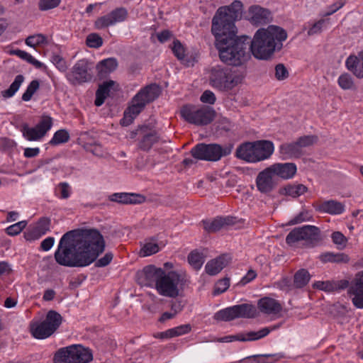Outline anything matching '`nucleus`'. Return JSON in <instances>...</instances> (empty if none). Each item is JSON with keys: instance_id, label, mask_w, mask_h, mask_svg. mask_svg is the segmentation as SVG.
I'll return each instance as SVG.
<instances>
[{"instance_id": "obj_24", "label": "nucleus", "mask_w": 363, "mask_h": 363, "mask_svg": "<svg viewBox=\"0 0 363 363\" xmlns=\"http://www.w3.org/2000/svg\"><path fill=\"white\" fill-rule=\"evenodd\" d=\"M280 157L283 160L299 158L304 154V150H301L296 141L285 143L279 147Z\"/></svg>"}, {"instance_id": "obj_42", "label": "nucleus", "mask_w": 363, "mask_h": 363, "mask_svg": "<svg viewBox=\"0 0 363 363\" xmlns=\"http://www.w3.org/2000/svg\"><path fill=\"white\" fill-rule=\"evenodd\" d=\"M296 141L301 150H303L304 148L311 147L316 143L318 137L312 135H303L298 138Z\"/></svg>"}, {"instance_id": "obj_21", "label": "nucleus", "mask_w": 363, "mask_h": 363, "mask_svg": "<svg viewBox=\"0 0 363 363\" xmlns=\"http://www.w3.org/2000/svg\"><path fill=\"white\" fill-rule=\"evenodd\" d=\"M247 18L255 26L267 24L271 19V13L268 9L255 5L249 8Z\"/></svg>"}, {"instance_id": "obj_64", "label": "nucleus", "mask_w": 363, "mask_h": 363, "mask_svg": "<svg viewBox=\"0 0 363 363\" xmlns=\"http://www.w3.org/2000/svg\"><path fill=\"white\" fill-rule=\"evenodd\" d=\"M40 153V149L38 147H26L24 149L23 155L27 158L35 157Z\"/></svg>"}, {"instance_id": "obj_3", "label": "nucleus", "mask_w": 363, "mask_h": 363, "mask_svg": "<svg viewBox=\"0 0 363 363\" xmlns=\"http://www.w3.org/2000/svg\"><path fill=\"white\" fill-rule=\"evenodd\" d=\"M286 38V31L280 27L269 26L266 29L260 28L255 33L253 40H250V50L256 58L267 60L276 48H281V42Z\"/></svg>"}, {"instance_id": "obj_61", "label": "nucleus", "mask_w": 363, "mask_h": 363, "mask_svg": "<svg viewBox=\"0 0 363 363\" xmlns=\"http://www.w3.org/2000/svg\"><path fill=\"white\" fill-rule=\"evenodd\" d=\"M324 20H320L312 25L308 30V35H313L320 33L322 31V28L324 24Z\"/></svg>"}, {"instance_id": "obj_58", "label": "nucleus", "mask_w": 363, "mask_h": 363, "mask_svg": "<svg viewBox=\"0 0 363 363\" xmlns=\"http://www.w3.org/2000/svg\"><path fill=\"white\" fill-rule=\"evenodd\" d=\"M278 287L284 291H290L292 290L294 287V283L291 282V280L289 277L282 278L278 283Z\"/></svg>"}, {"instance_id": "obj_59", "label": "nucleus", "mask_w": 363, "mask_h": 363, "mask_svg": "<svg viewBox=\"0 0 363 363\" xmlns=\"http://www.w3.org/2000/svg\"><path fill=\"white\" fill-rule=\"evenodd\" d=\"M113 255L111 252L106 253L103 257L96 260L95 262V266L96 267H104L107 266L113 259Z\"/></svg>"}, {"instance_id": "obj_46", "label": "nucleus", "mask_w": 363, "mask_h": 363, "mask_svg": "<svg viewBox=\"0 0 363 363\" xmlns=\"http://www.w3.org/2000/svg\"><path fill=\"white\" fill-rule=\"evenodd\" d=\"M331 238L334 244L337 245V249L343 250L346 247L347 239L342 233L339 231L334 232Z\"/></svg>"}, {"instance_id": "obj_51", "label": "nucleus", "mask_w": 363, "mask_h": 363, "mask_svg": "<svg viewBox=\"0 0 363 363\" xmlns=\"http://www.w3.org/2000/svg\"><path fill=\"white\" fill-rule=\"evenodd\" d=\"M86 150L88 152H91L94 155L99 157H102L106 154V152L104 151L102 146L97 143L87 144L86 145Z\"/></svg>"}, {"instance_id": "obj_33", "label": "nucleus", "mask_w": 363, "mask_h": 363, "mask_svg": "<svg viewBox=\"0 0 363 363\" xmlns=\"http://www.w3.org/2000/svg\"><path fill=\"white\" fill-rule=\"evenodd\" d=\"M115 82L112 80L104 82L101 84L96 93V99L94 104L96 106H101L109 95L111 87L114 85Z\"/></svg>"}, {"instance_id": "obj_44", "label": "nucleus", "mask_w": 363, "mask_h": 363, "mask_svg": "<svg viewBox=\"0 0 363 363\" xmlns=\"http://www.w3.org/2000/svg\"><path fill=\"white\" fill-rule=\"evenodd\" d=\"M269 333V330L267 328H264L259 331H250L244 334L245 335V341H253L259 340L265 336H267Z\"/></svg>"}, {"instance_id": "obj_34", "label": "nucleus", "mask_w": 363, "mask_h": 363, "mask_svg": "<svg viewBox=\"0 0 363 363\" xmlns=\"http://www.w3.org/2000/svg\"><path fill=\"white\" fill-rule=\"evenodd\" d=\"M23 81L24 77L23 75H17L10 86L1 92V96L6 99L12 97L19 89Z\"/></svg>"}, {"instance_id": "obj_23", "label": "nucleus", "mask_w": 363, "mask_h": 363, "mask_svg": "<svg viewBox=\"0 0 363 363\" xmlns=\"http://www.w3.org/2000/svg\"><path fill=\"white\" fill-rule=\"evenodd\" d=\"M274 176L284 179L294 177L297 171L296 165L293 162L276 163L270 166Z\"/></svg>"}, {"instance_id": "obj_10", "label": "nucleus", "mask_w": 363, "mask_h": 363, "mask_svg": "<svg viewBox=\"0 0 363 363\" xmlns=\"http://www.w3.org/2000/svg\"><path fill=\"white\" fill-rule=\"evenodd\" d=\"M231 152L230 147L223 148L217 144L199 143L194 146L191 154L194 159L206 161H218L222 157L229 155Z\"/></svg>"}, {"instance_id": "obj_57", "label": "nucleus", "mask_w": 363, "mask_h": 363, "mask_svg": "<svg viewBox=\"0 0 363 363\" xmlns=\"http://www.w3.org/2000/svg\"><path fill=\"white\" fill-rule=\"evenodd\" d=\"M201 101L205 104H213L216 97L214 93L210 90H206L201 96Z\"/></svg>"}, {"instance_id": "obj_62", "label": "nucleus", "mask_w": 363, "mask_h": 363, "mask_svg": "<svg viewBox=\"0 0 363 363\" xmlns=\"http://www.w3.org/2000/svg\"><path fill=\"white\" fill-rule=\"evenodd\" d=\"M235 340L243 341L245 342V335L244 333H240L236 335H228L218 339V342H230Z\"/></svg>"}, {"instance_id": "obj_20", "label": "nucleus", "mask_w": 363, "mask_h": 363, "mask_svg": "<svg viewBox=\"0 0 363 363\" xmlns=\"http://www.w3.org/2000/svg\"><path fill=\"white\" fill-rule=\"evenodd\" d=\"M275 176L270 167L260 172L256 178L257 189L262 194L270 193L276 186Z\"/></svg>"}, {"instance_id": "obj_43", "label": "nucleus", "mask_w": 363, "mask_h": 363, "mask_svg": "<svg viewBox=\"0 0 363 363\" xmlns=\"http://www.w3.org/2000/svg\"><path fill=\"white\" fill-rule=\"evenodd\" d=\"M55 194L62 199H67L70 196L71 187L67 182H61L55 188Z\"/></svg>"}, {"instance_id": "obj_38", "label": "nucleus", "mask_w": 363, "mask_h": 363, "mask_svg": "<svg viewBox=\"0 0 363 363\" xmlns=\"http://www.w3.org/2000/svg\"><path fill=\"white\" fill-rule=\"evenodd\" d=\"M11 53L27 61L30 64L34 65L36 68H41L43 65L42 62L35 60L30 54L28 53L26 51L21 50H15L12 51Z\"/></svg>"}, {"instance_id": "obj_37", "label": "nucleus", "mask_w": 363, "mask_h": 363, "mask_svg": "<svg viewBox=\"0 0 363 363\" xmlns=\"http://www.w3.org/2000/svg\"><path fill=\"white\" fill-rule=\"evenodd\" d=\"M189 263L194 269L198 270L201 269L203 265L205 259L202 253L197 251L191 252L188 256Z\"/></svg>"}, {"instance_id": "obj_15", "label": "nucleus", "mask_w": 363, "mask_h": 363, "mask_svg": "<svg viewBox=\"0 0 363 363\" xmlns=\"http://www.w3.org/2000/svg\"><path fill=\"white\" fill-rule=\"evenodd\" d=\"M89 62L82 59L77 61L70 72L67 74V80L73 85L81 84L91 81L92 74Z\"/></svg>"}, {"instance_id": "obj_7", "label": "nucleus", "mask_w": 363, "mask_h": 363, "mask_svg": "<svg viewBox=\"0 0 363 363\" xmlns=\"http://www.w3.org/2000/svg\"><path fill=\"white\" fill-rule=\"evenodd\" d=\"M62 323V316L50 310L43 320H32L29 323V332L35 339L44 340L50 337Z\"/></svg>"}, {"instance_id": "obj_1", "label": "nucleus", "mask_w": 363, "mask_h": 363, "mask_svg": "<svg viewBox=\"0 0 363 363\" xmlns=\"http://www.w3.org/2000/svg\"><path fill=\"white\" fill-rule=\"evenodd\" d=\"M243 5L235 0L230 6L220 7L212 20L211 31L222 62L240 66L250 57V38L237 37L235 22L241 19Z\"/></svg>"}, {"instance_id": "obj_26", "label": "nucleus", "mask_w": 363, "mask_h": 363, "mask_svg": "<svg viewBox=\"0 0 363 363\" xmlns=\"http://www.w3.org/2000/svg\"><path fill=\"white\" fill-rule=\"evenodd\" d=\"M229 261V256L227 255H220L218 257L208 262L205 266V270L209 275H216L228 265Z\"/></svg>"}, {"instance_id": "obj_5", "label": "nucleus", "mask_w": 363, "mask_h": 363, "mask_svg": "<svg viewBox=\"0 0 363 363\" xmlns=\"http://www.w3.org/2000/svg\"><path fill=\"white\" fill-rule=\"evenodd\" d=\"M274 152V145L269 140L247 142L236 150V157L248 162H257L268 159Z\"/></svg>"}, {"instance_id": "obj_49", "label": "nucleus", "mask_w": 363, "mask_h": 363, "mask_svg": "<svg viewBox=\"0 0 363 363\" xmlns=\"http://www.w3.org/2000/svg\"><path fill=\"white\" fill-rule=\"evenodd\" d=\"M103 44L102 38L96 33H91L86 38V45L90 48H98Z\"/></svg>"}, {"instance_id": "obj_18", "label": "nucleus", "mask_w": 363, "mask_h": 363, "mask_svg": "<svg viewBox=\"0 0 363 363\" xmlns=\"http://www.w3.org/2000/svg\"><path fill=\"white\" fill-rule=\"evenodd\" d=\"M127 17L128 11L125 8H117L109 13L99 18L95 21V26L98 29L107 28L117 23L124 21Z\"/></svg>"}, {"instance_id": "obj_40", "label": "nucleus", "mask_w": 363, "mask_h": 363, "mask_svg": "<svg viewBox=\"0 0 363 363\" xmlns=\"http://www.w3.org/2000/svg\"><path fill=\"white\" fill-rule=\"evenodd\" d=\"M69 140V133L64 129L59 130L55 133L52 138L50 141V144L52 145H57L62 143H65Z\"/></svg>"}, {"instance_id": "obj_27", "label": "nucleus", "mask_w": 363, "mask_h": 363, "mask_svg": "<svg viewBox=\"0 0 363 363\" xmlns=\"http://www.w3.org/2000/svg\"><path fill=\"white\" fill-rule=\"evenodd\" d=\"M257 305L260 311L266 314H277L281 311V304L275 299L269 297L259 299Z\"/></svg>"}, {"instance_id": "obj_45", "label": "nucleus", "mask_w": 363, "mask_h": 363, "mask_svg": "<svg viewBox=\"0 0 363 363\" xmlns=\"http://www.w3.org/2000/svg\"><path fill=\"white\" fill-rule=\"evenodd\" d=\"M39 82L38 80H33L28 86L26 91L22 95V100L28 101L31 99L33 95L39 89Z\"/></svg>"}, {"instance_id": "obj_8", "label": "nucleus", "mask_w": 363, "mask_h": 363, "mask_svg": "<svg viewBox=\"0 0 363 363\" xmlns=\"http://www.w3.org/2000/svg\"><path fill=\"white\" fill-rule=\"evenodd\" d=\"M185 282L186 279L184 275L174 271L169 272L164 271L157 282L156 290L162 296L176 298L179 295Z\"/></svg>"}, {"instance_id": "obj_9", "label": "nucleus", "mask_w": 363, "mask_h": 363, "mask_svg": "<svg viewBox=\"0 0 363 363\" xmlns=\"http://www.w3.org/2000/svg\"><path fill=\"white\" fill-rule=\"evenodd\" d=\"M93 356L88 348L73 345L58 350L54 355V363H88Z\"/></svg>"}, {"instance_id": "obj_60", "label": "nucleus", "mask_w": 363, "mask_h": 363, "mask_svg": "<svg viewBox=\"0 0 363 363\" xmlns=\"http://www.w3.org/2000/svg\"><path fill=\"white\" fill-rule=\"evenodd\" d=\"M314 286L320 290L325 291H332L335 289V286L330 281H318L314 284Z\"/></svg>"}, {"instance_id": "obj_22", "label": "nucleus", "mask_w": 363, "mask_h": 363, "mask_svg": "<svg viewBox=\"0 0 363 363\" xmlns=\"http://www.w3.org/2000/svg\"><path fill=\"white\" fill-rule=\"evenodd\" d=\"M346 68L357 78H363V51L357 55H350L345 61Z\"/></svg>"}, {"instance_id": "obj_56", "label": "nucleus", "mask_w": 363, "mask_h": 363, "mask_svg": "<svg viewBox=\"0 0 363 363\" xmlns=\"http://www.w3.org/2000/svg\"><path fill=\"white\" fill-rule=\"evenodd\" d=\"M275 76L278 80H283L288 77V71L282 64H279L275 67Z\"/></svg>"}, {"instance_id": "obj_2", "label": "nucleus", "mask_w": 363, "mask_h": 363, "mask_svg": "<svg viewBox=\"0 0 363 363\" xmlns=\"http://www.w3.org/2000/svg\"><path fill=\"white\" fill-rule=\"evenodd\" d=\"M105 250V240L96 229L69 230L60 238L54 253L55 262L67 267H84Z\"/></svg>"}, {"instance_id": "obj_14", "label": "nucleus", "mask_w": 363, "mask_h": 363, "mask_svg": "<svg viewBox=\"0 0 363 363\" xmlns=\"http://www.w3.org/2000/svg\"><path fill=\"white\" fill-rule=\"evenodd\" d=\"M52 125L50 116H43L35 127L23 124L21 128L23 136L28 141H38L42 139Z\"/></svg>"}, {"instance_id": "obj_13", "label": "nucleus", "mask_w": 363, "mask_h": 363, "mask_svg": "<svg viewBox=\"0 0 363 363\" xmlns=\"http://www.w3.org/2000/svg\"><path fill=\"white\" fill-rule=\"evenodd\" d=\"M320 240V230L314 225H304L296 228L286 236V242L292 245L299 241H304L307 245L313 244Z\"/></svg>"}, {"instance_id": "obj_6", "label": "nucleus", "mask_w": 363, "mask_h": 363, "mask_svg": "<svg viewBox=\"0 0 363 363\" xmlns=\"http://www.w3.org/2000/svg\"><path fill=\"white\" fill-rule=\"evenodd\" d=\"M243 78V74L237 70L216 66L211 69L209 81L213 88L226 91L240 84Z\"/></svg>"}, {"instance_id": "obj_4", "label": "nucleus", "mask_w": 363, "mask_h": 363, "mask_svg": "<svg viewBox=\"0 0 363 363\" xmlns=\"http://www.w3.org/2000/svg\"><path fill=\"white\" fill-rule=\"evenodd\" d=\"M160 87L156 84H151L141 89L133 98L131 105L125 111L122 119L123 124H130L147 104L160 96Z\"/></svg>"}, {"instance_id": "obj_12", "label": "nucleus", "mask_w": 363, "mask_h": 363, "mask_svg": "<svg viewBox=\"0 0 363 363\" xmlns=\"http://www.w3.org/2000/svg\"><path fill=\"white\" fill-rule=\"evenodd\" d=\"M180 113L185 121L196 125H207L213 120L216 115L214 109L209 106L196 108L191 106H184Z\"/></svg>"}, {"instance_id": "obj_55", "label": "nucleus", "mask_w": 363, "mask_h": 363, "mask_svg": "<svg viewBox=\"0 0 363 363\" xmlns=\"http://www.w3.org/2000/svg\"><path fill=\"white\" fill-rule=\"evenodd\" d=\"M51 61L60 71H66L67 66L65 60L61 56L58 55H53L52 56Z\"/></svg>"}, {"instance_id": "obj_16", "label": "nucleus", "mask_w": 363, "mask_h": 363, "mask_svg": "<svg viewBox=\"0 0 363 363\" xmlns=\"http://www.w3.org/2000/svg\"><path fill=\"white\" fill-rule=\"evenodd\" d=\"M164 270L154 265H147L137 272V281L143 286L155 287L163 274Z\"/></svg>"}, {"instance_id": "obj_29", "label": "nucleus", "mask_w": 363, "mask_h": 363, "mask_svg": "<svg viewBox=\"0 0 363 363\" xmlns=\"http://www.w3.org/2000/svg\"><path fill=\"white\" fill-rule=\"evenodd\" d=\"M50 221L48 218H41L37 225L26 234V239L35 240L45 235L50 230Z\"/></svg>"}, {"instance_id": "obj_17", "label": "nucleus", "mask_w": 363, "mask_h": 363, "mask_svg": "<svg viewBox=\"0 0 363 363\" xmlns=\"http://www.w3.org/2000/svg\"><path fill=\"white\" fill-rule=\"evenodd\" d=\"M136 134L139 135L138 147L144 152L150 151L157 143H164L155 130L148 128L146 125L140 127Z\"/></svg>"}, {"instance_id": "obj_30", "label": "nucleus", "mask_w": 363, "mask_h": 363, "mask_svg": "<svg viewBox=\"0 0 363 363\" xmlns=\"http://www.w3.org/2000/svg\"><path fill=\"white\" fill-rule=\"evenodd\" d=\"M318 258L323 263L345 264L350 261L349 256L342 252H325L320 254Z\"/></svg>"}, {"instance_id": "obj_36", "label": "nucleus", "mask_w": 363, "mask_h": 363, "mask_svg": "<svg viewBox=\"0 0 363 363\" xmlns=\"http://www.w3.org/2000/svg\"><path fill=\"white\" fill-rule=\"evenodd\" d=\"M306 190L307 187L303 184L287 185L281 190V193L296 198L303 194Z\"/></svg>"}, {"instance_id": "obj_52", "label": "nucleus", "mask_w": 363, "mask_h": 363, "mask_svg": "<svg viewBox=\"0 0 363 363\" xmlns=\"http://www.w3.org/2000/svg\"><path fill=\"white\" fill-rule=\"evenodd\" d=\"M191 330V327L189 324L181 325L170 329L172 337L185 335L189 333Z\"/></svg>"}, {"instance_id": "obj_41", "label": "nucleus", "mask_w": 363, "mask_h": 363, "mask_svg": "<svg viewBox=\"0 0 363 363\" xmlns=\"http://www.w3.org/2000/svg\"><path fill=\"white\" fill-rule=\"evenodd\" d=\"M160 250V247L155 240L147 242L140 250V254L143 257L150 256L155 254Z\"/></svg>"}, {"instance_id": "obj_48", "label": "nucleus", "mask_w": 363, "mask_h": 363, "mask_svg": "<svg viewBox=\"0 0 363 363\" xmlns=\"http://www.w3.org/2000/svg\"><path fill=\"white\" fill-rule=\"evenodd\" d=\"M45 43L46 37L42 34L30 35L26 40V45L30 47H35Z\"/></svg>"}, {"instance_id": "obj_32", "label": "nucleus", "mask_w": 363, "mask_h": 363, "mask_svg": "<svg viewBox=\"0 0 363 363\" xmlns=\"http://www.w3.org/2000/svg\"><path fill=\"white\" fill-rule=\"evenodd\" d=\"M318 210L332 215L341 214L345 211V206L335 200L325 201L319 205Z\"/></svg>"}, {"instance_id": "obj_54", "label": "nucleus", "mask_w": 363, "mask_h": 363, "mask_svg": "<svg viewBox=\"0 0 363 363\" xmlns=\"http://www.w3.org/2000/svg\"><path fill=\"white\" fill-rule=\"evenodd\" d=\"M172 50L174 54V55L178 58L179 60H184L185 57L184 55V48L181 44V43L179 40H174L173 43V46L172 47Z\"/></svg>"}, {"instance_id": "obj_63", "label": "nucleus", "mask_w": 363, "mask_h": 363, "mask_svg": "<svg viewBox=\"0 0 363 363\" xmlns=\"http://www.w3.org/2000/svg\"><path fill=\"white\" fill-rule=\"evenodd\" d=\"M55 243V238L53 237H48L44 239L40 243V249L43 251L50 250Z\"/></svg>"}, {"instance_id": "obj_53", "label": "nucleus", "mask_w": 363, "mask_h": 363, "mask_svg": "<svg viewBox=\"0 0 363 363\" xmlns=\"http://www.w3.org/2000/svg\"><path fill=\"white\" fill-rule=\"evenodd\" d=\"M60 3V0H40L38 7L41 11H47L58 6Z\"/></svg>"}, {"instance_id": "obj_35", "label": "nucleus", "mask_w": 363, "mask_h": 363, "mask_svg": "<svg viewBox=\"0 0 363 363\" xmlns=\"http://www.w3.org/2000/svg\"><path fill=\"white\" fill-rule=\"evenodd\" d=\"M310 280V274L305 269L298 270L294 277V285L295 288L305 286Z\"/></svg>"}, {"instance_id": "obj_28", "label": "nucleus", "mask_w": 363, "mask_h": 363, "mask_svg": "<svg viewBox=\"0 0 363 363\" xmlns=\"http://www.w3.org/2000/svg\"><path fill=\"white\" fill-rule=\"evenodd\" d=\"M229 217H217L213 220H202V225L204 230L208 233H215L220 230L224 226L230 223Z\"/></svg>"}, {"instance_id": "obj_31", "label": "nucleus", "mask_w": 363, "mask_h": 363, "mask_svg": "<svg viewBox=\"0 0 363 363\" xmlns=\"http://www.w3.org/2000/svg\"><path fill=\"white\" fill-rule=\"evenodd\" d=\"M117 66V61L114 58H108L100 61L96 65L98 76L100 78L106 77L116 69Z\"/></svg>"}, {"instance_id": "obj_50", "label": "nucleus", "mask_w": 363, "mask_h": 363, "mask_svg": "<svg viewBox=\"0 0 363 363\" xmlns=\"http://www.w3.org/2000/svg\"><path fill=\"white\" fill-rule=\"evenodd\" d=\"M230 286V279L224 278L220 279L215 285L213 294L218 295L225 292Z\"/></svg>"}, {"instance_id": "obj_11", "label": "nucleus", "mask_w": 363, "mask_h": 363, "mask_svg": "<svg viewBox=\"0 0 363 363\" xmlns=\"http://www.w3.org/2000/svg\"><path fill=\"white\" fill-rule=\"evenodd\" d=\"M257 313L255 306L242 303L220 310L215 314L214 318L217 320L230 321L236 318H252Z\"/></svg>"}, {"instance_id": "obj_47", "label": "nucleus", "mask_w": 363, "mask_h": 363, "mask_svg": "<svg viewBox=\"0 0 363 363\" xmlns=\"http://www.w3.org/2000/svg\"><path fill=\"white\" fill-rule=\"evenodd\" d=\"M27 223L25 220L18 222L13 225L9 226L6 229L8 235L14 236L19 234L26 226Z\"/></svg>"}, {"instance_id": "obj_19", "label": "nucleus", "mask_w": 363, "mask_h": 363, "mask_svg": "<svg viewBox=\"0 0 363 363\" xmlns=\"http://www.w3.org/2000/svg\"><path fill=\"white\" fill-rule=\"evenodd\" d=\"M348 293L353 305L357 308H363V271L356 274L349 287Z\"/></svg>"}, {"instance_id": "obj_25", "label": "nucleus", "mask_w": 363, "mask_h": 363, "mask_svg": "<svg viewBox=\"0 0 363 363\" xmlns=\"http://www.w3.org/2000/svg\"><path fill=\"white\" fill-rule=\"evenodd\" d=\"M110 200L122 204H137L144 202L145 197L137 194L115 193L110 196Z\"/></svg>"}, {"instance_id": "obj_39", "label": "nucleus", "mask_w": 363, "mask_h": 363, "mask_svg": "<svg viewBox=\"0 0 363 363\" xmlns=\"http://www.w3.org/2000/svg\"><path fill=\"white\" fill-rule=\"evenodd\" d=\"M337 84L344 90H350L354 88V80L348 73L342 74L337 79Z\"/></svg>"}]
</instances>
